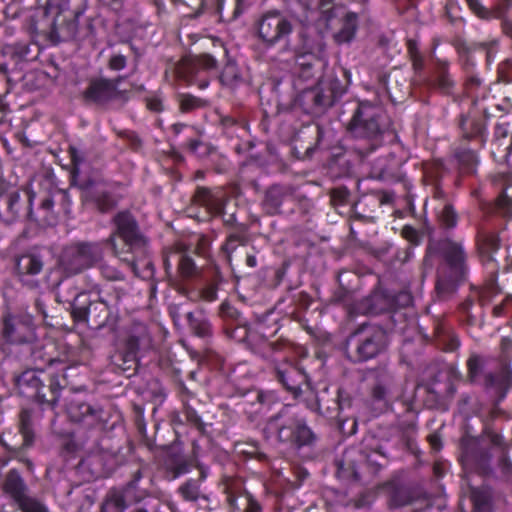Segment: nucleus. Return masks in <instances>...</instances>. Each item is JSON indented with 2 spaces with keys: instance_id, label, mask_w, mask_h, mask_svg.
<instances>
[{
  "instance_id": "41",
  "label": "nucleus",
  "mask_w": 512,
  "mask_h": 512,
  "mask_svg": "<svg viewBox=\"0 0 512 512\" xmlns=\"http://www.w3.org/2000/svg\"><path fill=\"white\" fill-rule=\"evenodd\" d=\"M496 209L504 216L512 215V196L506 193V190L502 191L496 199Z\"/></svg>"
},
{
  "instance_id": "13",
  "label": "nucleus",
  "mask_w": 512,
  "mask_h": 512,
  "mask_svg": "<svg viewBox=\"0 0 512 512\" xmlns=\"http://www.w3.org/2000/svg\"><path fill=\"white\" fill-rule=\"evenodd\" d=\"M19 432L23 438V442L19 447L14 446V442L8 441L4 435H0V444L9 452L10 459L18 461L23 464L29 472H33L34 464L24 453L26 449L33 446L35 440L32 418L28 410H22L20 413Z\"/></svg>"
},
{
  "instance_id": "23",
  "label": "nucleus",
  "mask_w": 512,
  "mask_h": 512,
  "mask_svg": "<svg viewBox=\"0 0 512 512\" xmlns=\"http://www.w3.org/2000/svg\"><path fill=\"white\" fill-rule=\"evenodd\" d=\"M492 155L499 162L509 163L512 155V134L508 123H498L494 128Z\"/></svg>"
},
{
  "instance_id": "43",
  "label": "nucleus",
  "mask_w": 512,
  "mask_h": 512,
  "mask_svg": "<svg viewBox=\"0 0 512 512\" xmlns=\"http://www.w3.org/2000/svg\"><path fill=\"white\" fill-rule=\"evenodd\" d=\"M216 64V59L209 54L200 55L193 60V66L197 69L211 70Z\"/></svg>"
},
{
  "instance_id": "56",
  "label": "nucleus",
  "mask_w": 512,
  "mask_h": 512,
  "mask_svg": "<svg viewBox=\"0 0 512 512\" xmlns=\"http://www.w3.org/2000/svg\"><path fill=\"white\" fill-rule=\"evenodd\" d=\"M428 440H429V443L430 445L432 446V448L436 451L440 450L441 449V440H440V437L438 435H430L428 437Z\"/></svg>"
},
{
  "instance_id": "58",
  "label": "nucleus",
  "mask_w": 512,
  "mask_h": 512,
  "mask_svg": "<svg viewBox=\"0 0 512 512\" xmlns=\"http://www.w3.org/2000/svg\"><path fill=\"white\" fill-rule=\"evenodd\" d=\"M0 435H4V437L8 440V441H13L14 442V446H17V434L15 432H13L12 429H8L4 432H1Z\"/></svg>"
},
{
  "instance_id": "45",
  "label": "nucleus",
  "mask_w": 512,
  "mask_h": 512,
  "mask_svg": "<svg viewBox=\"0 0 512 512\" xmlns=\"http://www.w3.org/2000/svg\"><path fill=\"white\" fill-rule=\"evenodd\" d=\"M498 468L500 469V472L505 479H512V462L508 458V455L504 452L499 457Z\"/></svg>"
},
{
  "instance_id": "25",
  "label": "nucleus",
  "mask_w": 512,
  "mask_h": 512,
  "mask_svg": "<svg viewBox=\"0 0 512 512\" xmlns=\"http://www.w3.org/2000/svg\"><path fill=\"white\" fill-rule=\"evenodd\" d=\"M27 489V485L18 470L11 469L7 472L3 483V490L17 504L29 497L26 494Z\"/></svg>"
},
{
  "instance_id": "19",
  "label": "nucleus",
  "mask_w": 512,
  "mask_h": 512,
  "mask_svg": "<svg viewBox=\"0 0 512 512\" xmlns=\"http://www.w3.org/2000/svg\"><path fill=\"white\" fill-rule=\"evenodd\" d=\"M80 12H75L69 17L64 16L61 22L55 20L48 33V39L53 44L74 40L79 29Z\"/></svg>"
},
{
  "instance_id": "57",
  "label": "nucleus",
  "mask_w": 512,
  "mask_h": 512,
  "mask_svg": "<svg viewBox=\"0 0 512 512\" xmlns=\"http://www.w3.org/2000/svg\"><path fill=\"white\" fill-rule=\"evenodd\" d=\"M187 419L189 422H191L194 425H200V417L197 415V413L194 410H187Z\"/></svg>"
},
{
  "instance_id": "10",
  "label": "nucleus",
  "mask_w": 512,
  "mask_h": 512,
  "mask_svg": "<svg viewBox=\"0 0 512 512\" xmlns=\"http://www.w3.org/2000/svg\"><path fill=\"white\" fill-rule=\"evenodd\" d=\"M293 29L292 20L279 11L265 13L257 23L258 36L267 47L287 43Z\"/></svg>"
},
{
  "instance_id": "62",
  "label": "nucleus",
  "mask_w": 512,
  "mask_h": 512,
  "mask_svg": "<svg viewBox=\"0 0 512 512\" xmlns=\"http://www.w3.org/2000/svg\"><path fill=\"white\" fill-rule=\"evenodd\" d=\"M207 476H208V468L201 466L199 477L196 480L199 481L200 484L202 485V483L206 480Z\"/></svg>"
},
{
  "instance_id": "34",
  "label": "nucleus",
  "mask_w": 512,
  "mask_h": 512,
  "mask_svg": "<svg viewBox=\"0 0 512 512\" xmlns=\"http://www.w3.org/2000/svg\"><path fill=\"white\" fill-rule=\"evenodd\" d=\"M470 500L473 504L472 512H488L490 493L487 489L471 487Z\"/></svg>"
},
{
  "instance_id": "51",
  "label": "nucleus",
  "mask_w": 512,
  "mask_h": 512,
  "mask_svg": "<svg viewBox=\"0 0 512 512\" xmlns=\"http://www.w3.org/2000/svg\"><path fill=\"white\" fill-rule=\"evenodd\" d=\"M470 9L479 17L481 18H487L489 15V12L486 10V8L480 3L479 0H466Z\"/></svg>"
},
{
  "instance_id": "31",
  "label": "nucleus",
  "mask_w": 512,
  "mask_h": 512,
  "mask_svg": "<svg viewBox=\"0 0 512 512\" xmlns=\"http://www.w3.org/2000/svg\"><path fill=\"white\" fill-rule=\"evenodd\" d=\"M460 127L467 139H479L481 146L485 143L486 127L482 120L462 117Z\"/></svg>"
},
{
  "instance_id": "28",
  "label": "nucleus",
  "mask_w": 512,
  "mask_h": 512,
  "mask_svg": "<svg viewBox=\"0 0 512 512\" xmlns=\"http://www.w3.org/2000/svg\"><path fill=\"white\" fill-rule=\"evenodd\" d=\"M358 29V15L354 12L346 13L341 20V28L333 34V39L338 45L350 43Z\"/></svg>"
},
{
  "instance_id": "29",
  "label": "nucleus",
  "mask_w": 512,
  "mask_h": 512,
  "mask_svg": "<svg viewBox=\"0 0 512 512\" xmlns=\"http://www.w3.org/2000/svg\"><path fill=\"white\" fill-rule=\"evenodd\" d=\"M392 309L393 304L391 301L380 293H374L363 299L358 307L359 312L371 315H378Z\"/></svg>"
},
{
  "instance_id": "33",
  "label": "nucleus",
  "mask_w": 512,
  "mask_h": 512,
  "mask_svg": "<svg viewBox=\"0 0 512 512\" xmlns=\"http://www.w3.org/2000/svg\"><path fill=\"white\" fill-rule=\"evenodd\" d=\"M186 317L189 327L195 335L202 338L210 337L212 335L211 325L204 316H195L192 312H188Z\"/></svg>"
},
{
  "instance_id": "3",
  "label": "nucleus",
  "mask_w": 512,
  "mask_h": 512,
  "mask_svg": "<svg viewBox=\"0 0 512 512\" xmlns=\"http://www.w3.org/2000/svg\"><path fill=\"white\" fill-rule=\"evenodd\" d=\"M490 360L495 362V371L485 375V385L495 388L503 399L512 387V338L501 339L499 351L495 357L488 358L477 354L469 357L467 367L472 381L478 380Z\"/></svg>"
},
{
  "instance_id": "24",
  "label": "nucleus",
  "mask_w": 512,
  "mask_h": 512,
  "mask_svg": "<svg viewBox=\"0 0 512 512\" xmlns=\"http://www.w3.org/2000/svg\"><path fill=\"white\" fill-rule=\"evenodd\" d=\"M21 197L18 190L0 189V220L6 224L15 222L21 210Z\"/></svg>"
},
{
  "instance_id": "55",
  "label": "nucleus",
  "mask_w": 512,
  "mask_h": 512,
  "mask_svg": "<svg viewBox=\"0 0 512 512\" xmlns=\"http://www.w3.org/2000/svg\"><path fill=\"white\" fill-rule=\"evenodd\" d=\"M69 0H48V5L56 7L59 10H64L68 6Z\"/></svg>"
},
{
  "instance_id": "30",
  "label": "nucleus",
  "mask_w": 512,
  "mask_h": 512,
  "mask_svg": "<svg viewBox=\"0 0 512 512\" xmlns=\"http://www.w3.org/2000/svg\"><path fill=\"white\" fill-rule=\"evenodd\" d=\"M178 494L183 500L188 502H197L199 500L208 501L209 497L202 489V485L199 481L189 478L182 483L177 490Z\"/></svg>"
},
{
  "instance_id": "63",
  "label": "nucleus",
  "mask_w": 512,
  "mask_h": 512,
  "mask_svg": "<svg viewBox=\"0 0 512 512\" xmlns=\"http://www.w3.org/2000/svg\"><path fill=\"white\" fill-rule=\"evenodd\" d=\"M207 476H208V468L201 466L199 477L196 480L199 481L200 484L202 485V483L206 480Z\"/></svg>"
},
{
  "instance_id": "36",
  "label": "nucleus",
  "mask_w": 512,
  "mask_h": 512,
  "mask_svg": "<svg viewBox=\"0 0 512 512\" xmlns=\"http://www.w3.org/2000/svg\"><path fill=\"white\" fill-rule=\"evenodd\" d=\"M221 82L226 86H235L241 81V74L234 62H228L220 75Z\"/></svg>"
},
{
  "instance_id": "26",
  "label": "nucleus",
  "mask_w": 512,
  "mask_h": 512,
  "mask_svg": "<svg viewBox=\"0 0 512 512\" xmlns=\"http://www.w3.org/2000/svg\"><path fill=\"white\" fill-rule=\"evenodd\" d=\"M292 197L289 190L280 185L270 187L263 200V207L268 214L274 215L281 212V206Z\"/></svg>"
},
{
  "instance_id": "4",
  "label": "nucleus",
  "mask_w": 512,
  "mask_h": 512,
  "mask_svg": "<svg viewBox=\"0 0 512 512\" xmlns=\"http://www.w3.org/2000/svg\"><path fill=\"white\" fill-rule=\"evenodd\" d=\"M267 438L278 442L301 447L314 441V434L305 421L298 417L291 406H284L276 415L270 417L264 428Z\"/></svg>"
},
{
  "instance_id": "64",
  "label": "nucleus",
  "mask_w": 512,
  "mask_h": 512,
  "mask_svg": "<svg viewBox=\"0 0 512 512\" xmlns=\"http://www.w3.org/2000/svg\"><path fill=\"white\" fill-rule=\"evenodd\" d=\"M247 266L254 268L257 266V259L254 255H247L246 257Z\"/></svg>"
},
{
  "instance_id": "5",
  "label": "nucleus",
  "mask_w": 512,
  "mask_h": 512,
  "mask_svg": "<svg viewBox=\"0 0 512 512\" xmlns=\"http://www.w3.org/2000/svg\"><path fill=\"white\" fill-rule=\"evenodd\" d=\"M382 118L383 111L378 104L361 101L349 123V131L355 138L368 140L372 151L382 143L385 132Z\"/></svg>"
},
{
  "instance_id": "47",
  "label": "nucleus",
  "mask_w": 512,
  "mask_h": 512,
  "mask_svg": "<svg viewBox=\"0 0 512 512\" xmlns=\"http://www.w3.org/2000/svg\"><path fill=\"white\" fill-rule=\"evenodd\" d=\"M243 243V237L238 234H231L225 244L223 245V250L226 252L227 256L230 257V255L236 250L238 245Z\"/></svg>"
},
{
  "instance_id": "46",
  "label": "nucleus",
  "mask_w": 512,
  "mask_h": 512,
  "mask_svg": "<svg viewBox=\"0 0 512 512\" xmlns=\"http://www.w3.org/2000/svg\"><path fill=\"white\" fill-rule=\"evenodd\" d=\"M69 155L74 167V173H79L81 164L85 161L84 153L76 147H69Z\"/></svg>"
},
{
  "instance_id": "37",
  "label": "nucleus",
  "mask_w": 512,
  "mask_h": 512,
  "mask_svg": "<svg viewBox=\"0 0 512 512\" xmlns=\"http://www.w3.org/2000/svg\"><path fill=\"white\" fill-rule=\"evenodd\" d=\"M439 221L445 228H454L458 222V216L451 204H445L439 213Z\"/></svg>"
},
{
  "instance_id": "35",
  "label": "nucleus",
  "mask_w": 512,
  "mask_h": 512,
  "mask_svg": "<svg viewBox=\"0 0 512 512\" xmlns=\"http://www.w3.org/2000/svg\"><path fill=\"white\" fill-rule=\"evenodd\" d=\"M316 61V57L310 52L298 55L296 58V65L299 69L297 72L299 77L304 80L311 78L313 76V67Z\"/></svg>"
},
{
  "instance_id": "20",
  "label": "nucleus",
  "mask_w": 512,
  "mask_h": 512,
  "mask_svg": "<svg viewBox=\"0 0 512 512\" xmlns=\"http://www.w3.org/2000/svg\"><path fill=\"white\" fill-rule=\"evenodd\" d=\"M28 194V202H29V217L30 219L42 223L44 225H55L57 222V214L55 213L53 207H54V201L52 198L51 193L43 196V198L40 201V205L36 212L33 211V202L36 198V192L33 191V189L29 188L27 190Z\"/></svg>"
},
{
  "instance_id": "42",
  "label": "nucleus",
  "mask_w": 512,
  "mask_h": 512,
  "mask_svg": "<svg viewBox=\"0 0 512 512\" xmlns=\"http://www.w3.org/2000/svg\"><path fill=\"white\" fill-rule=\"evenodd\" d=\"M168 469L172 472L173 478L176 479L181 475L187 474L190 471V466L182 457L176 458L173 462L168 463Z\"/></svg>"
},
{
  "instance_id": "22",
  "label": "nucleus",
  "mask_w": 512,
  "mask_h": 512,
  "mask_svg": "<svg viewBox=\"0 0 512 512\" xmlns=\"http://www.w3.org/2000/svg\"><path fill=\"white\" fill-rule=\"evenodd\" d=\"M194 202L204 207L212 215L219 216L224 212L225 199L220 188L198 187L194 195Z\"/></svg>"
},
{
  "instance_id": "9",
  "label": "nucleus",
  "mask_w": 512,
  "mask_h": 512,
  "mask_svg": "<svg viewBox=\"0 0 512 512\" xmlns=\"http://www.w3.org/2000/svg\"><path fill=\"white\" fill-rule=\"evenodd\" d=\"M69 419L86 430L103 431L110 414L96 402L72 400L67 407Z\"/></svg>"
},
{
  "instance_id": "59",
  "label": "nucleus",
  "mask_w": 512,
  "mask_h": 512,
  "mask_svg": "<svg viewBox=\"0 0 512 512\" xmlns=\"http://www.w3.org/2000/svg\"><path fill=\"white\" fill-rule=\"evenodd\" d=\"M412 65L415 70H420L423 67V57L422 55H417L414 57H411Z\"/></svg>"
},
{
  "instance_id": "54",
  "label": "nucleus",
  "mask_w": 512,
  "mask_h": 512,
  "mask_svg": "<svg viewBox=\"0 0 512 512\" xmlns=\"http://www.w3.org/2000/svg\"><path fill=\"white\" fill-rule=\"evenodd\" d=\"M408 53L411 57L420 55V52L418 50L417 42L414 40H409L407 43Z\"/></svg>"
},
{
  "instance_id": "48",
  "label": "nucleus",
  "mask_w": 512,
  "mask_h": 512,
  "mask_svg": "<svg viewBox=\"0 0 512 512\" xmlns=\"http://www.w3.org/2000/svg\"><path fill=\"white\" fill-rule=\"evenodd\" d=\"M126 65L127 57L120 53L113 54L108 61V67L113 71H121Z\"/></svg>"
},
{
  "instance_id": "14",
  "label": "nucleus",
  "mask_w": 512,
  "mask_h": 512,
  "mask_svg": "<svg viewBox=\"0 0 512 512\" xmlns=\"http://www.w3.org/2000/svg\"><path fill=\"white\" fill-rule=\"evenodd\" d=\"M81 298H86V294L79 293L72 304L73 315L76 319L91 320L97 327L112 326L116 322V316L107 301L99 298L86 306L81 303Z\"/></svg>"
},
{
  "instance_id": "17",
  "label": "nucleus",
  "mask_w": 512,
  "mask_h": 512,
  "mask_svg": "<svg viewBox=\"0 0 512 512\" xmlns=\"http://www.w3.org/2000/svg\"><path fill=\"white\" fill-rule=\"evenodd\" d=\"M439 255L443 258L448 271L455 273L456 277H466L468 273L467 253L461 241L446 238L437 243Z\"/></svg>"
},
{
  "instance_id": "18",
  "label": "nucleus",
  "mask_w": 512,
  "mask_h": 512,
  "mask_svg": "<svg viewBox=\"0 0 512 512\" xmlns=\"http://www.w3.org/2000/svg\"><path fill=\"white\" fill-rule=\"evenodd\" d=\"M44 262L42 257L36 253H25L16 259L15 269L20 281L30 287L36 288L39 282L35 276L43 270Z\"/></svg>"
},
{
  "instance_id": "40",
  "label": "nucleus",
  "mask_w": 512,
  "mask_h": 512,
  "mask_svg": "<svg viewBox=\"0 0 512 512\" xmlns=\"http://www.w3.org/2000/svg\"><path fill=\"white\" fill-rule=\"evenodd\" d=\"M205 105V100L189 94H184L180 97V109L184 113L190 112L197 108L204 107Z\"/></svg>"
},
{
  "instance_id": "39",
  "label": "nucleus",
  "mask_w": 512,
  "mask_h": 512,
  "mask_svg": "<svg viewBox=\"0 0 512 512\" xmlns=\"http://www.w3.org/2000/svg\"><path fill=\"white\" fill-rule=\"evenodd\" d=\"M20 512H49L47 506L34 497H27L18 503Z\"/></svg>"
},
{
  "instance_id": "61",
  "label": "nucleus",
  "mask_w": 512,
  "mask_h": 512,
  "mask_svg": "<svg viewBox=\"0 0 512 512\" xmlns=\"http://www.w3.org/2000/svg\"><path fill=\"white\" fill-rule=\"evenodd\" d=\"M333 0H310V5L324 8L326 5L332 3Z\"/></svg>"
},
{
  "instance_id": "27",
  "label": "nucleus",
  "mask_w": 512,
  "mask_h": 512,
  "mask_svg": "<svg viewBox=\"0 0 512 512\" xmlns=\"http://www.w3.org/2000/svg\"><path fill=\"white\" fill-rule=\"evenodd\" d=\"M464 279L465 277H456L452 271L440 268L435 287L438 297L447 299L452 296L456 292L459 283Z\"/></svg>"
},
{
  "instance_id": "11",
  "label": "nucleus",
  "mask_w": 512,
  "mask_h": 512,
  "mask_svg": "<svg viewBox=\"0 0 512 512\" xmlns=\"http://www.w3.org/2000/svg\"><path fill=\"white\" fill-rule=\"evenodd\" d=\"M461 463L468 473L489 475L492 473L491 453L482 442L473 437H464L461 441Z\"/></svg>"
},
{
  "instance_id": "60",
  "label": "nucleus",
  "mask_w": 512,
  "mask_h": 512,
  "mask_svg": "<svg viewBox=\"0 0 512 512\" xmlns=\"http://www.w3.org/2000/svg\"><path fill=\"white\" fill-rule=\"evenodd\" d=\"M147 106L152 111H160L161 110V102L157 99H151L148 101Z\"/></svg>"
},
{
  "instance_id": "12",
  "label": "nucleus",
  "mask_w": 512,
  "mask_h": 512,
  "mask_svg": "<svg viewBox=\"0 0 512 512\" xmlns=\"http://www.w3.org/2000/svg\"><path fill=\"white\" fill-rule=\"evenodd\" d=\"M118 186L109 182H89L82 189L83 202L100 213H108L120 199L116 193Z\"/></svg>"
},
{
  "instance_id": "15",
  "label": "nucleus",
  "mask_w": 512,
  "mask_h": 512,
  "mask_svg": "<svg viewBox=\"0 0 512 512\" xmlns=\"http://www.w3.org/2000/svg\"><path fill=\"white\" fill-rule=\"evenodd\" d=\"M65 367L61 369V374H49V392L50 398H47L46 393L43 391L44 384L43 381L36 375L35 372L29 371L23 373L20 378V382L27 383L31 387L35 389V397L37 401L41 404H47L51 408H54L60 399L61 391L66 386V375L64 371Z\"/></svg>"
},
{
  "instance_id": "21",
  "label": "nucleus",
  "mask_w": 512,
  "mask_h": 512,
  "mask_svg": "<svg viewBox=\"0 0 512 512\" xmlns=\"http://www.w3.org/2000/svg\"><path fill=\"white\" fill-rule=\"evenodd\" d=\"M117 85L112 80L106 78L91 79L84 91V98L87 101L97 104L106 103L115 98Z\"/></svg>"
},
{
  "instance_id": "32",
  "label": "nucleus",
  "mask_w": 512,
  "mask_h": 512,
  "mask_svg": "<svg viewBox=\"0 0 512 512\" xmlns=\"http://www.w3.org/2000/svg\"><path fill=\"white\" fill-rule=\"evenodd\" d=\"M455 157L463 172L474 173L476 171L479 159L473 150L466 148L460 149L456 152Z\"/></svg>"
},
{
  "instance_id": "2",
  "label": "nucleus",
  "mask_w": 512,
  "mask_h": 512,
  "mask_svg": "<svg viewBox=\"0 0 512 512\" xmlns=\"http://www.w3.org/2000/svg\"><path fill=\"white\" fill-rule=\"evenodd\" d=\"M256 354L274 363L278 381L295 396L301 393V387L307 382V375L292 361L304 357V347L296 345L287 339L275 342L263 340L259 347L253 348Z\"/></svg>"
},
{
  "instance_id": "50",
  "label": "nucleus",
  "mask_w": 512,
  "mask_h": 512,
  "mask_svg": "<svg viewBox=\"0 0 512 512\" xmlns=\"http://www.w3.org/2000/svg\"><path fill=\"white\" fill-rule=\"evenodd\" d=\"M201 298L207 302H213L217 299V286L208 284L201 290Z\"/></svg>"
},
{
  "instance_id": "8",
  "label": "nucleus",
  "mask_w": 512,
  "mask_h": 512,
  "mask_svg": "<svg viewBox=\"0 0 512 512\" xmlns=\"http://www.w3.org/2000/svg\"><path fill=\"white\" fill-rule=\"evenodd\" d=\"M355 344V361L363 362L376 357L387 345L386 332L379 326L362 325L349 338Z\"/></svg>"
},
{
  "instance_id": "52",
  "label": "nucleus",
  "mask_w": 512,
  "mask_h": 512,
  "mask_svg": "<svg viewBox=\"0 0 512 512\" xmlns=\"http://www.w3.org/2000/svg\"><path fill=\"white\" fill-rule=\"evenodd\" d=\"M479 46L486 52L487 61L488 62L492 61L496 54V51H497V49H496L497 42L496 41L482 42L479 44Z\"/></svg>"
},
{
  "instance_id": "53",
  "label": "nucleus",
  "mask_w": 512,
  "mask_h": 512,
  "mask_svg": "<svg viewBox=\"0 0 512 512\" xmlns=\"http://www.w3.org/2000/svg\"><path fill=\"white\" fill-rule=\"evenodd\" d=\"M247 504L245 512H262L260 504L253 498L251 494L246 495Z\"/></svg>"
},
{
  "instance_id": "7",
  "label": "nucleus",
  "mask_w": 512,
  "mask_h": 512,
  "mask_svg": "<svg viewBox=\"0 0 512 512\" xmlns=\"http://www.w3.org/2000/svg\"><path fill=\"white\" fill-rule=\"evenodd\" d=\"M103 257L101 243L78 242L66 247L61 256V265L69 274H77L92 267Z\"/></svg>"
},
{
  "instance_id": "38",
  "label": "nucleus",
  "mask_w": 512,
  "mask_h": 512,
  "mask_svg": "<svg viewBox=\"0 0 512 512\" xmlns=\"http://www.w3.org/2000/svg\"><path fill=\"white\" fill-rule=\"evenodd\" d=\"M173 256L177 258L178 270L183 277H190L195 271V264L191 257L174 252Z\"/></svg>"
},
{
  "instance_id": "1",
  "label": "nucleus",
  "mask_w": 512,
  "mask_h": 512,
  "mask_svg": "<svg viewBox=\"0 0 512 512\" xmlns=\"http://www.w3.org/2000/svg\"><path fill=\"white\" fill-rule=\"evenodd\" d=\"M116 234L124 242V249H118L114 235H111L106 242L111 245L115 256L121 259L132 268L136 276L148 278L153 274V264L148 258V240L140 231L134 216L121 211L114 217Z\"/></svg>"
},
{
  "instance_id": "44",
  "label": "nucleus",
  "mask_w": 512,
  "mask_h": 512,
  "mask_svg": "<svg viewBox=\"0 0 512 512\" xmlns=\"http://www.w3.org/2000/svg\"><path fill=\"white\" fill-rule=\"evenodd\" d=\"M387 393H388V389L381 383H378L373 387L372 396L375 401L380 403V409L387 408V405H388L387 400H386Z\"/></svg>"
},
{
  "instance_id": "16",
  "label": "nucleus",
  "mask_w": 512,
  "mask_h": 512,
  "mask_svg": "<svg viewBox=\"0 0 512 512\" xmlns=\"http://www.w3.org/2000/svg\"><path fill=\"white\" fill-rule=\"evenodd\" d=\"M141 478V470H137L133 478L125 486L124 491L110 490L101 505V512H124L127 508L125 496L132 497L135 502L144 499L147 496V492L145 490H138Z\"/></svg>"
},
{
  "instance_id": "6",
  "label": "nucleus",
  "mask_w": 512,
  "mask_h": 512,
  "mask_svg": "<svg viewBox=\"0 0 512 512\" xmlns=\"http://www.w3.org/2000/svg\"><path fill=\"white\" fill-rule=\"evenodd\" d=\"M37 338L32 314L25 311L7 310L0 321V340L7 345H25Z\"/></svg>"
},
{
  "instance_id": "49",
  "label": "nucleus",
  "mask_w": 512,
  "mask_h": 512,
  "mask_svg": "<svg viewBox=\"0 0 512 512\" xmlns=\"http://www.w3.org/2000/svg\"><path fill=\"white\" fill-rule=\"evenodd\" d=\"M100 271L101 274L108 280L119 281L123 279V274L120 271L107 264H102L100 266Z\"/></svg>"
}]
</instances>
